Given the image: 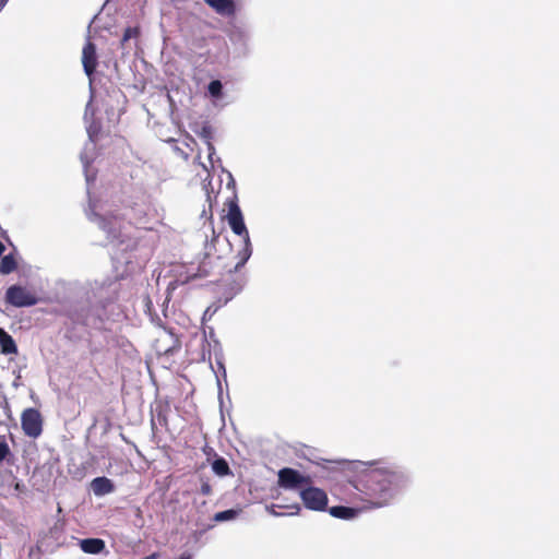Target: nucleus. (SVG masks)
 Wrapping results in <instances>:
<instances>
[{
    "label": "nucleus",
    "instance_id": "nucleus-1",
    "mask_svg": "<svg viewBox=\"0 0 559 559\" xmlns=\"http://www.w3.org/2000/svg\"><path fill=\"white\" fill-rule=\"evenodd\" d=\"M225 205L227 206L226 219L228 225L236 235L242 238V248L234 255L229 241L226 238L221 239L219 236H214L211 240L210 250L205 252L199 263L198 276L200 277L222 273L224 270H227L228 273L238 272L252 254L249 231L236 192L225 202Z\"/></svg>",
    "mask_w": 559,
    "mask_h": 559
},
{
    "label": "nucleus",
    "instance_id": "nucleus-2",
    "mask_svg": "<svg viewBox=\"0 0 559 559\" xmlns=\"http://www.w3.org/2000/svg\"><path fill=\"white\" fill-rule=\"evenodd\" d=\"M405 480L404 473L394 465L369 468L345 486L346 501L352 504L364 503V510L383 508Z\"/></svg>",
    "mask_w": 559,
    "mask_h": 559
},
{
    "label": "nucleus",
    "instance_id": "nucleus-3",
    "mask_svg": "<svg viewBox=\"0 0 559 559\" xmlns=\"http://www.w3.org/2000/svg\"><path fill=\"white\" fill-rule=\"evenodd\" d=\"M4 302L15 308H25L35 306L38 298L32 289L14 284L5 290Z\"/></svg>",
    "mask_w": 559,
    "mask_h": 559
},
{
    "label": "nucleus",
    "instance_id": "nucleus-4",
    "mask_svg": "<svg viewBox=\"0 0 559 559\" xmlns=\"http://www.w3.org/2000/svg\"><path fill=\"white\" fill-rule=\"evenodd\" d=\"M277 484L281 488L289 490H301L312 484L309 475H302L297 469L284 467L278 471Z\"/></svg>",
    "mask_w": 559,
    "mask_h": 559
},
{
    "label": "nucleus",
    "instance_id": "nucleus-5",
    "mask_svg": "<svg viewBox=\"0 0 559 559\" xmlns=\"http://www.w3.org/2000/svg\"><path fill=\"white\" fill-rule=\"evenodd\" d=\"M304 506L312 511H325L328 509L329 498L326 492L312 484L302 488L299 492Z\"/></svg>",
    "mask_w": 559,
    "mask_h": 559
},
{
    "label": "nucleus",
    "instance_id": "nucleus-6",
    "mask_svg": "<svg viewBox=\"0 0 559 559\" xmlns=\"http://www.w3.org/2000/svg\"><path fill=\"white\" fill-rule=\"evenodd\" d=\"M43 417L37 408L28 407L21 414V426L25 436L36 439L43 432Z\"/></svg>",
    "mask_w": 559,
    "mask_h": 559
},
{
    "label": "nucleus",
    "instance_id": "nucleus-7",
    "mask_svg": "<svg viewBox=\"0 0 559 559\" xmlns=\"http://www.w3.org/2000/svg\"><path fill=\"white\" fill-rule=\"evenodd\" d=\"M151 206L148 202H146L144 199H139L134 201L130 206V221L132 224H134L138 228H142L145 230H152L153 228L147 225L148 219V211Z\"/></svg>",
    "mask_w": 559,
    "mask_h": 559
},
{
    "label": "nucleus",
    "instance_id": "nucleus-8",
    "mask_svg": "<svg viewBox=\"0 0 559 559\" xmlns=\"http://www.w3.org/2000/svg\"><path fill=\"white\" fill-rule=\"evenodd\" d=\"M82 64L85 74L91 78L95 73L98 64L96 45L91 40H88L83 47Z\"/></svg>",
    "mask_w": 559,
    "mask_h": 559
},
{
    "label": "nucleus",
    "instance_id": "nucleus-9",
    "mask_svg": "<svg viewBox=\"0 0 559 559\" xmlns=\"http://www.w3.org/2000/svg\"><path fill=\"white\" fill-rule=\"evenodd\" d=\"M204 2L222 16H234L236 13L234 0H204Z\"/></svg>",
    "mask_w": 559,
    "mask_h": 559
},
{
    "label": "nucleus",
    "instance_id": "nucleus-10",
    "mask_svg": "<svg viewBox=\"0 0 559 559\" xmlns=\"http://www.w3.org/2000/svg\"><path fill=\"white\" fill-rule=\"evenodd\" d=\"M360 507L353 508V507H344V506H335L331 507L328 511L329 513L336 519L342 520H352L356 518L360 512L364 510V503H360Z\"/></svg>",
    "mask_w": 559,
    "mask_h": 559
},
{
    "label": "nucleus",
    "instance_id": "nucleus-11",
    "mask_svg": "<svg viewBox=\"0 0 559 559\" xmlns=\"http://www.w3.org/2000/svg\"><path fill=\"white\" fill-rule=\"evenodd\" d=\"M91 489L95 496L102 497L111 493L115 490V485L111 479L100 476L91 481Z\"/></svg>",
    "mask_w": 559,
    "mask_h": 559
},
{
    "label": "nucleus",
    "instance_id": "nucleus-12",
    "mask_svg": "<svg viewBox=\"0 0 559 559\" xmlns=\"http://www.w3.org/2000/svg\"><path fill=\"white\" fill-rule=\"evenodd\" d=\"M168 413H169V406L168 405H158L155 408V413L151 419L152 430L154 431L156 429V426H160L166 431H169V425H168Z\"/></svg>",
    "mask_w": 559,
    "mask_h": 559
},
{
    "label": "nucleus",
    "instance_id": "nucleus-13",
    "mask_svg": "<svg viewBox=\"0 0 559 559\" xmlns=\"http://www.w3.org/2000/svg\"><path fill=\"white\" fill-rule=\"evenodd\" d=\"M80 547L86 554L96 555L105 549V542L100 538H86L81 540Z\"/></svg>",
    "mask_w": 559,
    "mask_h": 559
},
{
    "label": "nucleus",
    "instance_id": "nucleus-14",
    "mask_svg": "<svg viewBox=\"0 0 559 559\" xmlns=\"http://www.w3.org/2000/svg\"><path fill=\"white\" fill-rule=\"evenodd\" d=\"M270 512L275 516H282L285 514H297L300 510V507L298 504H294L290 507H284L280 504H272L269 508Z\"/></svg>",
    "mask_w": 559,
    "mask_h": 559
},
{
    "label": "nucleus",
    "instance_id": "nucleus-15",
    "mask_svg": "<svg viewBox=\"0 0 559 559\" xmlns=\"http://www.w3.org/2000/svg\"><path fill=\"white\" fill-rule=\"evenodd\" d=\"M0 348L1 352L5 355L17 353V346L9 333H7L4 336L0 338Z\"/></svg>",
    "mask_w": 559,
    "mask_h": 559
},
{
    "label": "nucleus",
    "instance_id": "nucleus-16",
    "mask_svg": "<svg viewBox=\"0 0 559 559\" xmlns=\"http://www.w3.org/2000/svg\"><path fill=\"white\" fill-rule=\"evenodd\" d=\"M212 469L217 476L221 477L231 474L229 465L224 457H217L216 460H214V462L212 463Z\"/></svg>",
    "mask_w": 559,
    "mask_h": 559
},
{
    "label": "nucleus",
    "instance_id": "nucleus-17",
    "mask_svg": "<svg viewBox=\"0 0 559 559\" xmlns=\"http://www.w3.org/2000/svg\"><path fill=\"white\" fill-rule=\"evenodd\" d=\"M17 263L12 254L4 255L0 262V273L3 275L14 272Z\"/></svg>",
    "mask_w": 559,
    "mask_h": 559
},
{
    "label": "nucleus",
    "instance_id": "nucleus-18",
    "mask_svg": "<svg viewBox=\"0 0 559 559\" xmlns=\"http://www.w3.org/2000/svg\"><path fill=\"white\" fill-rule=\"evenodd\" d=\"M239 512H240L239 510H234V509L217 512L214 515V521L215 522H224V521L234 520L238 516Z\"/></svg>",
    "mask_w": 559,
    "mask_h": 559
},
{
    "label": "nucleus",
    "instance_id": "nucleus-19",
    "mask_svg": "<svg viewBox=\"0 0 559 559\" xmlns=\"http://www.w3.org/2000/svg\"><path fill=\"white\" fill-rule=\"evenodd\" d=\"M207 90H209V93L213 97H221L222 96V90H223L222 82L218 81V80H214V81L210 82V84L207 86Z\"/></svg>",
    "mask_w": 559,
    "mask_h": 559
},
{
    "label": "nucleus",
    "instance_id": "nucleus-20",
    "mask_svg": "<svg viewBox=\"0 0 559 559\" xmlns=\"http://www.w3.org/2000/svg\"><path fill=\"white\" fill-rule=\"evenodd\" d=\"M140 35V31L138 27H127L123 32V36L121 38V46H124L126 43L131 38H136Z\"/></svg>",
    "mask_w": 559,
    "mask_h": 559
},
{
    "label": "nucleus",
    "instance_id": "nucleus-21",
    "mask_svg": "<svg viewBox=\"0 0 559 559\" xmlns=\"http://www.w3.org/2000/svg\"><path fill=\"white\" fill-rule=\"evenodd\" d=\"M11 455L10 447L4 436H0V463Z\"/></svg>",
    "mask_w": 559,
    "mask_h": 559
},
{
    "label": "nucleus",
    "instance_id": "nucleus-22",
    "mask_svg": "<svg viewBox=\"0 0 559 559\" xmlns=\"http://www.w3.org/2000/svg\"><path fill=\"white\" fill-rule=\"evenodd\" d=\"M243 281H234V284L230 287V295L226 298L225 302H227L233 296L238 294L242 288Z\"/></svg>",
    "mask_w": 559,
    "mask_h": 559
},
{
    "label": "nucleus",
    "instance_id": "nucleus-23",
    "mask_svg": "<svg viewBox=\"0 0 559 559\" xmlns=\"http://www.w3.org/2000/svg\"><path fill=\"white\" fill-rule=\"evenodd\" d=\"M200 492L203 496H210L212 493V486L207 480H203L200 487Z\"/></svg>",
    "mask_w": 559,
    "mask_h": 559
},
{
    "label": "nucleus",
    "instance_id": "nucleus-24",
    "mask_svg": "<svg viewBox=\"0 0 559 559\" xmlns=\"http://www.w3.org/2000/svg\"><path fill=\"white\" fill-rule=\"evenodd\" d=\"M193 45L198 48H203L206 45V39L204 37L198 38L194 40Z\"/></svg>",
    "mask_w": 559,
    "mask_h": 559
},
{
    "label": "nucleus",
    "instance_id": "nucleus-25",
    "mask_svg": "<svg viewBox=\"0 0 559 559\" xmlns=\"http://www.w3.org/2000/svg\"><path fill=\"white\" fill-rule=\"evenodd\" d=\"M3 409H4L5 414H7V416L10 419H12L11 407H10V405H9V403L7 401L4 402Z\"/></svg>",
    "mask_w": 559,
    "mask_h": 559
},
{
    "label": "nucleus",
    "instance_id": "nucleus-26",
    "mask_svg": "<svg viewBox=\"0 0 559 559\" xmlns=\"http://www.w3.org/2000/svg\"><path fill=\"white\" fill-rule=\"evenodd\" d=\"M14 489H15L16 491H24L25 486H24L21 481H16V483L14 484Z\"/></svg>",
    "mask_w": 559,
    "mask_h": 559
},
{
    "label": "nucleus",
    "instance_id": "nucleus-27",
    "mask_svg": "<svg viewBox=\"0 0 559 559\" xmlns=\"http://www.w3.org/2000/svg\"><path fill=\"white\" fill-rule=\"evenodd\" d=\"M203 451H204V453H205L207 456H210V455H212V454H214V455H215V452H214L213 448H211V447H207V445H206V447L203 449Z\"/></svg>",
    "mask_w": 559,
    "mask_h": 559
},
{
    "label": "nucleus",
    "instance_id": "nucleus-28",
    "mask_svg": "<svg viewBox=\"0 0 559 559\" xmlns=\"http://www.w3.org/2000/svg\"><path fill=\"white\" fill-rule=\"evenodd\" d=\"M157 557H158V555L156 552H154L150 556L144 557L143 559H156Z\"/></svg>",
    "mask_w": 559,
    "mask_h": 559
},
{
    "label": "nucleus",
    "instance_id": "nucleus-29",
    "mask_svg": "<svg viewBox=\"0 0 559 559\" xmlns=\"http://www.w3.org/2000/svg\"><path fill=\"white\" fill-rule=\"evenodd\" d=\"M5 251V247L4 245L0 241V257L3 254V252Z\"/></svg>",
    "mask_w": 559,
    "mask_h": 559
},
{
    "label": "nucleus",
    "instance_id": "nucleus-30",
    "mask_svg": "<svg viewBox=\"0 0 559 559\" xmlns=\"http://www.w3.org/2000/svg\"><path fill=\"white\" fill-rule=\"evenodd\" d=\"M8 332L4 329L0 328V338L4 336Z\"/></svg>",
    "mask_w": 559,
    "mask_h": 559
},
{
    "label": "nucleus",
    "instance_id": "nucleus-31",
    "mask_svg": "<svg viewBox=\"0 0 559 559\" xmlns=\"http://www.w3.org/2000/svg\"><path fill=\"white\" fill-rule=\"evenodd\" d=\"M5 2L7 0H0V11L3 9V7L5 5Z\"/></svg>",
    "mask_w": 559,
    "mask_h": 559
}]
</instances>
